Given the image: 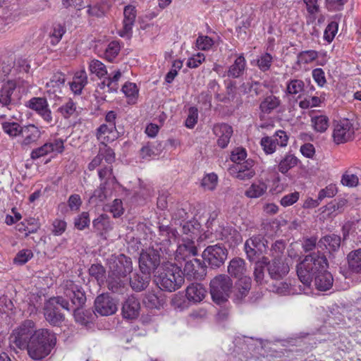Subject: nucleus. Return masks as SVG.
<instances>
[{
    "label": "nucleus",
    "instance_id": "4468645a",
    "mask_svg": "<svg viewBox=\"0 0 361 361\" xmlns=\"http://www.w3.org/2000/svg\"><path fill=\"white\" fill-rule=\"evenodd\" d=\"M197 255V247L192 239L183 238L175 252V260L181 263Z\"/></svg>",
    "mask_w": 361,
    "mask_h": 361
},
{
    "label": "nucleus",
    "instance_id": "c85d7f7f",
    "mask_svg": "<svg viewBox=\"0 0 361 361\" xmlns=\"http://www.w3.org/2000/svg\"><path fill=\"white\" fill-rule=\"evenodd\" d=\"M77 103L72 99L69 98L68 100L61 104L57 109V112L65 119L70 118H75L78 116L77 110Z\"/></svg>",
    "mask_w": 361,
    "mask_h": 361
},
{
    "label": "nucleus",
    "instance_id": "a878e982",
    "mask_svg": "<svg viewBox=\"0 0 361 361\" xmlns=\"http://www.w3.org/2000/svg\"><path fill=\"white\" fill-rule=\"evenodd\" d=\"M39 228L40 223L39 219L33 217L25 219L16 225V229L20 233H24L25 236L37 233Z\"/></svg>",
    "mask_w": 361,
    "mask_h": 361
},
{
    "label": "nucleus",
    "instance_id": "79ce46f5",
    "mask_svg": "<svg viewBox=\"0 0 361 361\" xmlns=\"http://www.w3.org/2000/svg\"><path fill=\"white\" fill-rule=\"evenodd\" d=\"M166 301V295H145L143 302L148 308L159 309Z\"/></svg>",
    "mask_w": 361,
    "mask_h": 361
},
{
    "label": "nucleus",
    "instance_id": "4c0bfd02",
    "mask_svg": "<svg viewBox=\"0 0 361 361\" xmlns=\"http://www.w3.org/2000/svg\"><path fill=\"white\" fill-rule=\"evenodd\" d=\"M319 57V52L316 50L309 49L301 51L297 54L296 63L299 66L307 65L313 63Z\"/></svg>",
    "mask_w": 361,
    "mask_h": 361
},
{
    "label": "nucleus",
    "instance_id": "f704fd0d",
    "mask_svg": "<svg viewBox=\"0 0 361 361\" xmlns=\"http://www.w3.org/2000/svg\"><path fill=\"white\" fill-rule=\"evenodd\" d=\"M311 125L314 131L324 133L329 126V119L324 114L311 116Z\"/></svg>",
    "mask_w": 361,
    "mask_h": 361
},
{
    "label": "nucleus",
    "instance_id": "052dcab7",
    "mask_svg": "<svg viewBox=\"0 0 361 361\" xmlns=\"http://www.w3.org/2000/svg\"><path fill=\"white\" fill-rule=\"evenodd\" d=\"M269 260L267 257H263L261 261L256 262L255 268L254 271V276L255 281L257 283H261L264 278V267L268 265Z\"/></svg>",
    "mask_w": 361,
    "mask_h": 361
},
{
    "label": "nucleus",
    "instance_id": "f3484780",
    "mask_svg": "<svg viewBox=\"0 0 361 361\" xmlns=\"http://www.w3.org/2000/svg\"><path fill=\"white\" fill-rule=\"evenodd\" d=\"M17 82L15 80H8L4 82L0 89V104L4 106H8L15 103L18 99L16 93Z\"/></svg>",
    "mask_w": 361,
    "mask_h": 361
},
{
    "label": "nucleus",
    "instance_id": "37998d69",
    "mask_svg": "<svg viewBox=\"0 0 361 361\" xmlns=\"http://www.w3.org/2000/svg\"><path fill=\"white\" fill-rule=\"evenodd\" d=\"M307 12V23H313L320 12L319 0H303Z\"/></svg>",
    "mask_w": 361,
    "mask_h": 361
},
{
    "label": "nucleus",
    "instance_id": "bf43d9fd",
    "mask_svg": "<svg viewBox=\"0 0 361 361\" xmlns=\"http://www.w3.org/2000/svg\"><path fill=\"white\" fill-rule=\"evenodd\" d=\"M252 286V279L249 276L245 275L238 277V280L235 283V288L239 293H248Z\"/></svg>",
    "mask_w": 361,
    "mask_h": 361
},
{
    "label": "nucleus",
    "instance_id": "72a5a7b5",
    "mask_svg": "<svg viewBox=\"0 0 361 361\" xmlns=\"http://www.w3.org/2000/svg\"><path fill=\"white\" fill-rule=\"evenodd\" d=\"M149 279L150 276L149 275L135 274L133 278L130 279L129 283L134 291L141 292L147 287Z\"/></svg>",
    "mask_w": 361,
    "mask_h": 361
},
{
    "label": "nucleus",
    "instance_id": "bb28decb",
    "mask_svg": "<svg viewBox=\"0 0 361 361\" xmlns=\"http://www.w3.org/2000/svg\"><path fill=\"white\" fill-rule=\"evenodd\" d=\"M87 84V75L85 70L75 73L73 80L69 82L70 88L74 94H80L85 86Z\"/></svg>",
    "mask_w": 361,
    "mask_h": 361
},
{
    "label": "nucleus",
    "instance_id": "13d9d810",
    "mask_svg": "<svg viewBox=\"0 0 361 361\" xmlns=\"http://www.w3.org/2000/svg\"><path fill=\"white\" fill-rule=\"evenodd\" d=\"M247 151L245 148L236 147L231 151L230 159L233 164H239L247 159Z\"/></svg>",
    "mask_w": 361,
    "mask_h": 361
},
{
    "label": "nucleus",
    "instance_id": "e2e57ef3",
    "mask_svg": "<svg viewBox=\"0 0 361 361\" xmlns=\"http://www.w3.org/2000/svg\"><path fill=\"white\" fill-rule=\"evenodd\" d=\"M341 182L343 185L353 188L356 187L359 183V178L357 175L346 171L341 177Z\"/></svg>",
    "mask_w": 361,
    "mask_h": 361
},
{
    "label": "nucleus",
    "instance_id": "0e129e2a",
    "mask_svg": "<svg viewBox=\"0 0 361 361\" xmlns=\"http://www.w3.org/2000/svg\"><path fill=\"white\" fill-rule=\"evenodd\" d=\"M273 57L269 53H264L257 59V66L260 71L265 72L270 69Z\"/></svg>",
    "mask_w": 361,
    "mask_h": 361
},
{
    "label": "nucleus",
    "instance_id": "8fccbe9b",
    "mask_svg": "<svg viewBox=\"0 0 361 361\" xmlns=\"http://www.w3.org/2000/svg\"><path fill=\"white\" fill-rule=\"evenodd\" d=\"M66 298L70 304V310L82 309L85 305L87 298L85 295H66Z\"/></svg>",
    "mask_w": 361,
    "mask_h": 361
},
{
    "label": "nucleus",
    "instance_id": "f257e3e1",
    "mask_svg": "<svg viewBox=\"0 0 361 361\" xmlns=\"http://www.w3.org/2000/svg\"><path fill=\"white\" fill-rule=\"evenodd\" d=\"M328 266L325 255L319 252L305 256L297 265V274L300 281L306 286H310L314 276V285L318 290H329L334 282L331 273L326 271Z\"/></svg>",
    "mask_w": 361,
    "mask_h": 361
},
{
    "label": "nucleus",
    "instance_id": "49530a36",
    "mask_svg": "<svg viewBox=\"0 0 361 361\" xmlns=\"http://www.w3.org/2000/svg\"><path fill=\"white\" fill-rule=\"evenodd\" d=\"M320 242L325 245L329 252L336 251L341 245V237L335 234L328 235L323 237Z\"/></svg>",
    "mask_w": 361,
    "mask_h": 361
},
{
    "label": "nucleus",
    "instance_id": "774afa93",
    "mask_svg": "<svg viewBox=\"0 0 361 361\" xmlns=\"http://www.w3.org/2000/svg\"><path fill=\"white\" fill-rule=\"evenodd\" d=\"M52 233L54 235H61L66 230L67 224L65 220L56 219L52 222Z\"/></svg>",
    "mask_w": 361,
    "mask_h": 361
},
{
    "label": "nucleus",
    "instance_id": "a18cd8bd",
    "mask_svg": "<svg viewBox=\"0 0 361 361\" xmlns=\"http://www.w3.org/2000/svg\"><path fill=\"white\" fill-rule=\"evenodd\" d=\"M121 44L118 41L109 43L104 52V58L109 62H113L121 51Z\"/></svg>",
    "mask_w": 361,
    "mask_h": 361
},
{
    "label": "nucleus",
    "instance_id": "864d4df0",
    "mask_svg": "<svg viewBox=\"0 0 361 361\" xmlns=\"http://www.w3.org/2000/svg\"><path fill=\"white\" fill-rule=\"evenodd\" d=\"M33 257V252L30 249H23L17 252L13 262L16 265H23Z\"/></svg>",
    "mask_w": 361,
    "mask_h": 361
},
{
    "label": "nucleus",
    "instance_id": "c756f323",
    "mask_svg": "<svg viewBox=\"0 0 361 361\" xmlns=\"http://www.w3.org/2000/svg\"><path fill=\"white\" fill-rule=\"evenodd\" d=\"M245 68L246 60L243 54H241L234 61V63L228 68V76L233 78H238L243 74Z\"/></svg>",
    "mask_w": 361,
    "mask_h": 361
},
{
    "label": "nucleus",
    "instance_id": "f03ea898",
    "mask_svg": "<svg viewBox=\"0 0 361 361\" xmlns=\"http://www.w3.org/2000/svg\"><path fill=\"white\" fill-rule=\"evenodd\" d=\"M133 271V263L130 257L123 254L112 256L109 261V271L107 279L108 288L113 293L121 291L128 281V276Z\"/></svg>",
    "mask_w": 361,
    "mask_h": 361
},
{
    "label": "nucleus",
    "instance_id": "58836bf2",
    "mask_svg": "<svg viewBox=\"0 0 361 361\" xmlns=\"http://www.w3.org/2000/svg\"><path fill=\"white\" fill-rule=\"evenodd\" d=\"M66 32V28L64 25L59 23H54L52 25L51 30L49 32L51 44L55 46L59 44Z\"/></svg>",
    "mask_w": 361,
    "mask_h": 361
},
{
    "label": "nucleus",
    "instance_id": "7c9ffc66",
    "mask_svg": "<svg viewBox=\"0 0 361 361\" xmlns=\"http://www.w3.org/2000/svg\"><path fill=\"white\" fill-rule=\"evenodd\" d=\"M281 99L273 94L268 95L261 102L259 109L264 114H269L281 105Z\"/></svg>",
    "mask_w": 361,
    "mask_h": 361
},
{
    "label": "nucleus",
    "instance_id": "1a4fd4ad",
    "mask_svg": "<svg viewBox=\"0 0 361 361\" xmlns=\"http://www.w3.org/2000/svg\"><path fill=\"white\" fill-rule=\"evenodd\" d=\"M255 161L252 159H247L239 164H233L228 168L229 173L234 178L241 180H250L255 176L254 169Z\"/></svg>",
    "mask_w": 361,
    "mask_h": 361
},
{
    "label": "nucleus",
    "instance_id": "c03bdc74",
    "mask_svg": "<svg viewBox=\"0 0 361 361\" xmlns=\"http://www.w3.org/2000/svg\"><path fill=\"white\" fill-rule=\"evenodd\" d=\"M298 159L293 154H286L279 164L278 169L282 173H287L298 164Z\"/></svg>",
    "mask_w": 361,
    "mask_h": 361
},
{
    "label": "nucleus",
    "instance_id": "5701e85b",
    "mask_svg": "<svg viewBox=\"0 0 361 361\" xmlns=\"http://www.w3.org/2000/svg\"><path fill=\"white\" fill-rule=\"evenodd\" d=\"M205 295H174L171 299V304L175 308L183 310L192 303L202 301Z\"/></svg>",
    "mask_w": 361,
    "mask_h": 361
},
{
    "label": "nucleus",
    "instance_id": "0eeeda50",
    "mask_svg": "<svg viewBox=\"0 0 361 361\" xmlns=\"http://www.w3.org/2000/svg\"><path fill=\"white\" fill-rule=\"evenodd\" d=\"M354 134L355 128L349 119L344 118L334 122L332 139L335 144H343L352 140Z\"/></svg>",
    "mask_w": 361,
    "mask_h": 361
},
{
    "label": "nucleus",
    "instance_id": "e433bc0d",
    "mask_svg": "<svg viewBox=\"0 0 361 361\" xmlns=\"http://www.w3.org/2000/svg\"><path fill=\"white\" fill-rule=\"evenodd\" d=\"M267 190V185L263 181H257L251 184L245 191V195L249 198H257L262 196Z\"/></svg>",
    "mask_w": 361,
    "mask_h": 361
},
{
    "label": "nucleus",
    "instance_id": "a19ab883",
    "mask_svg": "<svg viewBox=\"0 0 361 361\" xmlns=\"http://www.w3.org/2000/svg\"><path fill=\"white\" fill-rule=\"evenodd\" d=\"M121 77V72L120 70L114 71L112 75L106 78L101 83L104 87L106 86L107 92H116L118 89V80Z\"/></svg>",
    "mask_w": 361,
    "mask_h": 361
},
{
    "label": "nucleus",
    "instance_id": "7ed1b4c3",
    "mask_svg": "<svg viewBox=\"0 0 361 361\" xmlns=\"http://www.w3.org/2000/svg\"><path fill=\"white\" fill-rule=\"evenodd\" d=\"M55 334L47 329L36 330L26 347L27 354L35 360H41L47 357L56 344Z\"/></svg>",
    "mask_w": 361,
    "mask_h": 361
},
{
    "label": "nucleus",
    "instance_id": "6e6552de",
    "mask_svg": "<svg viewBox=\"0 0 361 361\" xmlns=\"http://www.w3.org/2000/svg\"><path fill=\"white\" fill-rule=\"evenodd\" d=\"M227 249L220 244L207 246L202 255L204 262H207L212 269L219 268L222 266L227 259Z\"/></svg>",
    "mask_w": 361,
    "mask_h": 361
},
{
    "label": "nucleus",
    "instance_id": "2eb2a0df",
    "mask_svg": "<svg viewBox=\"0 0 361 361\" xmlns=\"http://www.w3.org/2000/svg\"><path fill=\"white\" fill-rule=\"evenodd\" d=\"M209 293H231L233 283L231 276L226 274H218L209 283Z\"/></svg>",
    "mask_w": 361,
    "mask_h": 361
},
{
    "label": "nucleus",
    "instance_id": "4d7b16f0",
    "mask_svg": "<svg viewBox=\"0 0 361 361\" xmlns=\"http://www.w3.org/2000/svg\"><path fill=\"white\" fill-rule=\"evenodd\" d=\"M90 224V214L87 212H82L74 219L75 227L80 231L88 228Z\"/></svg>",
    "mask_w": 361,
    "mask_h": 361
},
{
    "label": "nucleus",
    "instance_id": "473e14b6",
    "mask_svg": "<svg viewBox=\"0 0 361 361\" xmlns=\"http://www.w3.org/2000/svg\"><path fill=\"white\" fill-rule=\"evenodd\" d=\"M305 84L300 79H290L286 82L285 93L288 95H297L301 98L302 93L305 91Z\"/></svg>",
    "mask_w": 361,
    "mask_h": 361
},
{
    "label": "nucleus",
    "instance_id": "dca6fc26",
    "mask_svg": "<svg viewBox=\"0 0 361 361\" xmlns=\"http://www.w3.org/2000/svg\"><path fill=\"white\" fill-rule=\"evenodd\" d=\"M94 307L102 316H109L116 312L117 304L109 295H98L94 300Z\"/></svg>",
    "mask_w": 361,
    "mask_h": 361
},
{
    "label": "nucleus",
    "instance_id": "aec40b11",
    "mask_svg": "<svg viewBox=\"0 0 361 361\" xmlns=\"http://www.w3.org/2000/svg\"><path fill=\"white\" fill-rule=\"evenodd\" d=\"M94 232L102 238L106 239L107 233L113 229V224L107 214H100L92 221Z\"/></svg>",
    "mask_w": 361,
    "mask_h": 361
},
{
    "label": "nucleus",
    "instance_id": "c9c22d12",
    "mask_svg": "<svg viewBox=\"0 0 361 361\" xmlns=\"http://www.w3.org/2000/svg\"><path fill=\"white\" fill-rule=\"evenodd\" d=\"M121 90L127 98L128 104L132 105L137 102L139 89L135 83L127 82L123 85Z\"/></svg>",
    "mask_w": 361,
    "mask_h": 361
},
{
    "label": "nucleus",
    "instance_id": "20e7f679",
    "mask_svg": "<svg viewBox=\"0 0 361 361\" xmlns=\"http://www.w3.org/2000/svg\"><path fill=\"white\" fill-rule=\"evenodd\" d=\"M183 283L184 276L180 267L173 264L166 267L157 281L161 290L168 292L176 291Z\"/></svg>",
    "mask_w": 361,
    "mask_h": 361
},
{
    "label": "nucleus",
    "instance_id": "6ab92c4d",
    "mask_svg": "<svg viewBox=\"0 0 361 361\" xmlns=\"http://www.w3.org/2000/svg\"><path fill=\"white\" fill-rule=\"evenodd\" d=\"M213 133L216 137H218V146L224 149L230 142V140L233 135V128L228 124L218 123L214 126Z\"/></svg>",
    "mask_w": 361,
    "mask_h": 361
},
{
    "label": "nucleus",
    "instance_id": "4be33fe9",
    "mask_svg": "<svg viewBox=\"0 0 361 361\" xmlns=\"http://www.w3.org/2000/svg\"><path fill=\"white\" fill-rule=\"evenodd\" d=\"M289 266L285 263L283 259H273L271 263L268 264V271L271 277L279 280L289 272Z\"/></svg>",
    "mask_w": 361,
    "mask_h": 361
},
{
    "label": "nucleus",
    "instance_id": "de8ad7c7",
    "mask_svg": "<svg viewBox=\"0 0 361 361\" xmlns=\"http://www.w3.org/2000/svg\"><path fill=\"white\" fill-rule=\"evenodd\" d=\"M89 71L91 73L95 74L99 78H102L107 75L106 66L99 60H91L89 63Z\"/></svg>",
    "mask_w": 361,
    "mask_h": 361
},
{
    "label": "nucleus",
    "instance_id": "b1692460",
    "mask_svg": "<svg viewBox=\"0 0 361 361\" xmlns=\"http://www.w3.org/2000/svg\"><path fill=\"white\" fill-rule=\"evenodd\" d=\"M96 136L102 145L111 142L118 138V133L116 127L102 124L97 129Z\"/></svg>",
    "mask_w": 361,
    "mask_h": 361
},
{
    "label": "nucleus",
    "instance_id": "9d476101",
    "mask_svg": "<svg viewBox=\"0 0 361 361\" xmlns=\"http://www.w3.org/2000/svg\"><path fill=\"white\" fill-rule=\"evenodd\" d=\"M268 242L260 235H253L245 241V250L250 261L255 259L257 255L265 252Z\"/></svg>",
    "mask_w": 361,
    "mask_h": 361
},
{
    "label": "nucleus",
    "instance_id": "393cba45",
    "mask_svg": "<svg viewBox=\"0 0 361 361\" xmlns=\"http://www.w3.org/2000/svg\"><path fill=\"white\" fill-rule=\"evenodd\" d=\"M140 308L139 300L130 295L123 305L122 313L124 318L133 319L139 314Z\"/></svg>",
    "mask_w": 361,
    "mask_h": 361
},
{
    "label": "nucleus",
    "instance_id": "09e8293b",
    "mask_svg": "<svg viewBox=\"0 0 361 361\" xmlns=\"http://www.w3.org/2000/svg\"><path fill=\"white\" fill-rule=\"evenodd\" d=\"M22 127L16 122L4 121L1 123L2 130L10 137H17L21 134Z\"/></svg>",
    "mask_w": 361,
    "mask_h": 361
},
{
    "label": "nucleus",
    "instance_id": "680f3d73",
    "mask_svg": "<svg viewBox=\"0 0 361 361\" xmlns=\"http://www.w3.org/2000/svg\"><path fill=\"white\" fill-rule=\"evenodd\" d=\"M214 44V41L213 39L206 35H200L196 39V47L199 50H210Z\"/></svg>",
    "mask_w": 361,
    "mask_h": 361
},
{
    "label": "nucleus",
    "instance_id": "3c124183",
    "mask_svg": "<svg viewBox=\"0 0 361 361\" xmlns=\"http://www.w3.org/2000/svg\"><path fill=\"white\" fill-rule=\"evenodd\" d=\"M50 154H62L64 151V140L61 138L50 139L46 142Z\"/></svg>",
    "mask_w": 361,
    "mask_h": 361
},
{
    "label": "nucleus",
    "instance_id": "f8f14e48",
    "mask_svg": "<svg viewBox=\"0 0 361 361\" xmlns=\"http://www.w3.org/2000/svg\"><path fill=\"white\" fill-rule=\"evenodd\" d=\"M160 264V255L157 250L142 252L139 258V267L142 274L150 276Z\"/></svg>",
    "mask_w": 361,
    "mask_h": 361
},
{
    "label": "nucleus",
    "instance_id": "412c9836",
    "mask_svg": "<svg viewBox=\"0 0 361 361\" xmlns=\"http://www.w3.org/2000/svg\"><path fill=\"white\" fill-rule=\"evenodd\" d=\"M23 140L21 146L27 147L36 143L42 135V132L38 127L34 124H29L22 127L21 134Z\"/></svg>",
    "mask_w": 361,
    "mask_h": 361
},
{
    "label": "nucleus",
    "instance_id": "69168bd1",
    "mask_svg": "<svg viewBox=\"0 0 361 361\" xmlns=\"http://www.w3.org/2000/svg\"><path fill=\"white\" fill-rule=\"evenodd\" d=\"M286 248V244L282 240H276L272 245L271 248V255L273 259H283V252Z\"/></svg>",
    "mask_w": 361,
    "mask_h": 361
},
{
    "label": "nucleus",
    "instance_id": "423d86ee",
    "mask_svg": "<svg viewBox=\"0 0 361 361\" xmlns=\"http://www.w3.org/2000/svg\"><path fill=\"white\" fill-rule=\"evenodd\" d=\"M59 305L65 310H70L69 302L61 295L50 298L44 305V317L53 326H59L64 320V315L60 312Z\"/></svg>",
    "mask_w": 361,
    "mask_h": 361
},
{
    "label": "nucleus",
    "instance_id": "2f4dec72",
    "mask_svg": "<svg viewBox=\"0 0 361 361\" xmlns=\"http://www.w3.org/2000/svg\"><path fill=\"white\" fill-rule=\"evenodd\" d=\"M348 269L354 273L361 274V248L350 252L347 255Z\"/></svg>",
    "mask_w": 361,
    "mask_h": 361
},
{
    "label": "nucleus",
    "instance_id": "ea45409f",
    "mask_svg": "<svg viewBox=\"0 0 361 361\" xmlns=\"http://www.w3.org/2000/svg\"><path fill=\"white\" fill-rule=\"evenodd\" d=\"M74 318L77 323L82 326H88L89 324L92 323L94 314L91 310L78 309L74 310Z\"/></svg>",
    "mask_w": 361,
    "mask_h": 361
},
{
    "label": "nucleus",
    "instance_id": "338daca9",
    "mask_svg": "<svg viewBox=\"0 0 361 361\" xmlns=\"http://www.w3.org/2000/svg\"><path fill=\"white\" fill-rule=\"evenodd\" d=\"M109 212L112 214L114 218H119L124 213L123 202L120 199H115L109 205Z\"/></svg>",
    "mask_w": 361,
    "mask_h": 361
},
{
    "label": "nucleus",
    "instance_id": "5fc2aeb1",
    "mask_svg": "<svg viewBox=\"0 0 361 361\" xmlns=\"http://www.w3.org/2000/svg\"><path fill=\"white\" fill-rule=\"evenodd\" d=\"M218 184V176L215 173L206 174L202 180L201 185L204 190H214Z\"/></svg>",
    "mask_w": 361,
    "mask_h": 361
},
{
    "label": "nucleus",
    "instance_id": "6e6d98bb",
    "mask_svg": "<svg viewBox=\"0 0 361 361\" xmlns=\"http://www.w3.org/2000/svg\"><path fill=\"white\" fill-rule=\"evenodd\" d=\"M260 145L266 154H271L276 152L277 145L273 137L265 136L261 139Z\"/></svg>",
    "mask_w": 361,
    "mask_h": 361
},
{
    "label": "nucleus",
    "instance_id": "cd10ccee",
    "mask_svg": "<svg viewBox=\"0 0 361 361\" xmlns=\"http://www.w3.org/2000/svg\"><path fill=\"white\" fill-rule=\"evenodd\" d=\"M227 271L231 276L238 278L246 272L245 262L240 257L233 258L228 263Z\"/></svg>",
    "mask_w": 361,
    "mask_h": 361
},
{
    "label": "nucleus",
    "instance_id": "ddd939ff",
    "mask_svg": "<svg viewBox=\"0 0 361 361\" xmlns=\"http://www.w3.org/2000/svg\"><path fill=\"white\" fill-rule=\"evenodd\" d=\"M26 106L36 111L46 123L52 122L51 111L45 97H32L27 101Z\"/></svg>",
    "mask_w": 361,
    "mask_h": 361
},
{
    "label": "nucleus",
    "instance_id": "39448f33",
    "mask_svg": "<svg viewBox=\"0 0 361 361\" xmlns=\"http://www.w3.org/2000/svg\"><path fill=\"white\" fill-rule=\"evenodd\" d=\"M35 330V323L32 320H26L19 326L13 330L9 336V346L15 352L18 350H25Z\"/></svg>",
    "mask_w": 361,
    "mask_h": 361
},
{
    "label": "nucleus",
    "instance_id": "a211bd4d",
    "mask_svg": "<svg viewBox=\"0 0 361 361\" xmlns=\"http://www.w3.org/2000/svg\"><path fill=\"white\" fill-rule=\"evenodd\" d=\"M137 16L135 6L128 5L123 10V27L118 33L121 37H130Z\"/></svg>",
    "mask_w": 361,
    "mask_h": 361
},
{
    "label": "nucleus",
    "instance_id": "603ef678",
    "mask_svg": "<svg viewBox=\"0 0 361 361\" xmlns=\"http://www.w3.org/2000/svg\"><path fill=\"white\" fill-rule=\"evenodd\" d=\"M66 82L65 75L62 73H56L54 74L50 80L47 83V87L54 88V92L63 87Z\"/></svg>",
    "mask_w": 361,
    "mask_h": 361
},
{
    "label": "nucleus",
    "instance_id": "9b49d317",
    "mask_svg": "<svg viewBox=\"0 0 361 361\" xmlns=\"http://www.w3.org/2000/svg\"><path fill=\"white\" fill-rule=\"evenodd\" d=\"M207 267L204 261L194 258L185 262L183 268V276L190 279L201 280L207 274Z\"/></svg>",
    "mask_w": 361,
    "mask_h": 361
}]
</instances>
